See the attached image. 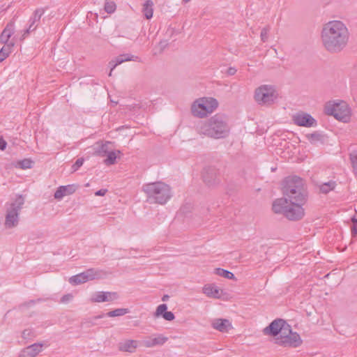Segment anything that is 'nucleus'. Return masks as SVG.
<instances>
[{
	"label": "nucleus",
	"instance_id": "45",
	"mask_svg": "<svg viewBox=\"0 0 357 357\" xmlns=\"http://www.w3.org/2000/svg\"><path fill=\"white\" fill-rule=\"evenodd\" d=\"M351 234L353 236H356L357 234V222L351 227Z\"/></svg>",
	"mask_w": 357,
	"mask_h": 357
},
{
	"label": "nucleus",
	"instance_id": "17",
	"mask_svg": "<svg viewBox=\"0 0 357 357\" xmlns=\"http://www.w3.org/2000/svg\"><path fill=\"white\" fill-rule=\"evenodd\" d=\"M77 189V186L75 184L67 185H61L57 188L54 192V197L56 199L60 200L65 196L73 194Z\"/></svg>",
	"mask_w": 357,
	"mask_h": 357
},
{
	"label": "nucleus",
	"instance_id": "6",
	"mask_svg": "<svg viewBox=\"0 0 357 357\" xmlns=\"http://www.w3.org/2000/svg\"><path fill=\"white\" fill-rule=\"evenodd\" d=\"M218 101L213 97H202L193 101L190 112L193 116L204 119L213 113L218 107Z\"/></svg>",
	"mask_w": 357,
	"mask_h": 357
},
{
	"label": "nucleus",
	"instance_id": "42",
	"mask_svg": "<svg viewBox=\"0 0 357 357\" xmlns=\"http://www.w3.org/2000/svg\"><path fill=\"white\" fill-rule=\"evenodd\" d=\"M31 331L29 329L24 330L22 333V337L24 339L29 337L31 335Z\"/></svg>",
	"mask_w": 357,
	"mask_h": 357
},
{
	"label": "nucleus",
	"instance_id": "48",
	"mask_svg": "<svg viewBox=\"0 0 357 357\" xmlns=\"http://www.w3.org/2000/svg\"><path fill=\"white\" fill-rule=\"evenodd\" d=\"M351 221L353 222L354 225L355 223H357V217L354 216V217L351 218Z\"/></svg>",
	"mask_w": 357,
	"mask_h": 357
},
{
	"label": "nucleus",
	"instance_id": "40",
	"mask_svg": "<svg viewBox=\"0 0 357 357\" xmlns=\"http://www.w3.org/2000/svg\"><path fill=\"white\" fill-rule=\"evenodd\" d=\"M73 298V294H68L63 296L61 297L60 301H61V303H67L70 302V301H72Z\"/></svg>",
	"mask_w": 357,
	"mask_h": 357
},
{
	"label": "nucleus",
	"instance_id": "33",
	"mask_svg": "<svg viewBox=\"0 0 357 357\" xmlns=\"http://www.w3.org/2000/svg\"><path fill=\"white\" fill-rule=\"evenodd\" d=\"M105 302H112L119 298L116 292L105 291Z\"/></svg>",
	"mask_w": 357,
	"mask_h": 357
},
{
	"label": "nucleus",
	"instance_id": "5",
	"mask_svg": "<svg viewBox=\"0 0 357 357\" xmlns=\"http://www.w3.org/2000/svg\"><path fill=\"white\" fill-rule=\"evenodd\" d=\"M24 204V198L17 196L14 200L6 204L5 220L3 226L6 229H11L18 226L20 212Z\"/></svg>",
	"mask_w": 357,
	"mask_h": 357
},
{
	"label": "nucleus",
	"instance_id": "14",
	"mask_svg": "<svg viewBox=\"0 0 357 357\" xmlns=\"http://www.w3.org/2000/svg\"><path fill=\"white\" fill-rule=\"evenodd\" d=\"M211 326L213 329L221 333H228L233 328L231 322L227 319H213L211 321Z\"/></svg>",
	"mask_w": 357,
	"mask_h": 357
},
{
	"label": "nucleus",
	"instance_id": "1",
	"mask_svg": "<svg viewBox=\"0 0 357 357\" xmlns=\"http://www.w3.org/2000/svg\"><path fill=\"white\" fill-rule=\"evenodd\" d=\"M283 197L275 199L272 204L275 213L282 214L291 221L302 219L305 215L306 198L303 181L296 176L287 178L282 185Z\"/></svg>",
	"mask_w": 357,
	"mask_h": 357
},
{
	"label": "nucleus",
	"instance_id": "11",
	"mask_svg": "<svg viewBox=\"0 0 357 357\" xmlns=\"http://www.w3.org/2000/svg\"><path fill=\"white\" fill-rule=\"evenodd\" d=\"M202 179L208 187H214L220 182L219 172L213 167L204 168L202 172Z\"/></svg>",
	"mask_w": 357,
	"mask_h": 357
},
{
	"label": "nucleus",
	"instance_id": "47",
	"mask_svg": "<svg viewBox=\"0 0 357 357\" xmlns=\"http://www.w3.org/2000/svg\"><path fill=\"white\" fill-rule=\"evenodd\" d=\"M317 136L318 135L317 134H312L308 137V138L312 141L317 139Z\"/></svg>",
	"mask_w": 357,
	"mask_h": 357
},
{
	"label": "nucleus",
	"instance_id": "43",
	"mask_svg": "<svg viewBox=\"0 0 357 357\" xmlns=\"http://www.w3.org/2000/svg\"><path fill=\"white\" fill-rule=\"evenodd\" d=\"M107 190L106 189H101L95 192L96 196H104Z\"/></svg>",
	"mask_w": 357,
	"mask_h": 357
},
{
	"label": "nucleus",
	"instance_id": "7",
	"mask_svg": "<svg viewBox=\"0 0 357 357\" xmlns=\"http://www.w3.org/2000/svg\"><path fill=\"white\" fill-rule=\"evenodd\" d=\"M278 98V93L272 85L264 84L255 90L254 99L259 105L271 106L276 102Z\"/></svg>",
	"mask_w": 357,
	"mask_h": 357
},
{
	"label": "nucleus",
	"instance_id": "27",
	"mask_svg": "<svg viewBox=\"0 0 357 357\" xmlns=\"http://www.w3.org/2000/svg\"><path fill=\"white\" fill-rule=\"evenodd\" d=\"M153 1L147 0L144 4L143 13L147 20H150L153 16Z\"/></svg>",
	"mask_w": 357,
	"mask_h": 357
},
{
	"label": "nucleus",
	"instance_id": "3",
	"mask_svg": "<svg viewBox=\"0 0 357 357\" xmlns=\"http://www.w3.org/2000/svg\"><path fill=\"white\" fill-rule=\"evenodd\" d=\"M199 135L220 139L230 134L231 126L228 117L223 114H216L206 121L200 122L196 127Z\"/></svg>",
	"mask_w": 357,
	"mask_h": 357
},
{
	"label": "nucleus",
	"instance_id": "8",
	"mask_svg": "<svg viewBox=\"0 0 357 357\" xmlns=\"http://www.w3.org/2000/svg\"><path fill=\"white\" fill-rule=\"evenodd\" d=\"M326 113L333 116L337 120L347 123L351 119V109L344 101H330L325 107Z\"/></svg>",
	"mask_w": 357,
	"mask_h": 357
},
{
	"label": "nucleus",
	"instance_id": "31",
	"mask_svg": "<svg viewBox=\"0 0 357 357\" xmlns=\"http://www.w3.org/2000/svg\"><path fill=\"white\" fill-rule=\"evenodd\" d=\"M33 161L30 159H24L17 162L15 167L22 169H30L32 167Z\"/></svg>",
	"mask_w": 357,
	"mask_h": 357
},
{
	"label": "nucleus",
	"instance_id": "10",
	"mask_svg": "<svg viewBox=\"0 0 357 357\" xmlns=\"http://www.w3.org/2000/svg\"><path fill=\"white\" fill-rule=\"evenodd\" d=\"M105 275V273L101 270L89 268L84 272L70 277L68 281L73 285H78L90 280L100 279Z\"/></svg>",
	"mask_w": 357,
	"mask_h": 357
},
{
	"label": "nucleus",
	"instance_id": "21",
	"mask_svg": "<svg viewBox=\"0 0 357 357\" xmlns=\"http://www.w3.org/2000/svg\"><path fill=\"white\" fill-rule=\"evenodd\" d=\"M139 345V342L135 340H126L119 344V351L128 353H134Z\"/></svg>",
	"mask_w": 357,
	"mask_h": 357
},
{
	"label": "nucleus",
	"instance_id": "44",
	"mask_svg": "<svg viewBox=\"0 0 357 357\" xmlns=\"http://www.w3.org/2000/svg\"><path fill=\"white\" fill-rule=\"evenodd\" d=\"M6 142L3 138H0V149L3 151L6 149Z\"/></svg>",
	"mask_w": 357,
	"mask_h": 357
},
{
	"label": "nucleus",
	"instance_id": "28",
	"mask_svg": "<svg viewBox=\"0 0 357 357\" xmlns=\"http://www.w3.org/2000/svg\"><path fill=\"white\" fill-rule=\"evenodd\" d=\"M129 312L128 308H117L112 311H109L106 314L108 317H121L123 316Z\"/></svg>",
	"mask_w": 357,
	"mask_h": 357
},
{
	"label": "nucleus",
	"instance_id": "25",
	"mask_svg": "<svg viewBox=\"0 0 357 357\" xmlns=\"http://www.w3.org/2000/svg\"><path fill=\"white\" fill-rule=\"evenodd\" d=\"M15 43L13 42L5 45L0 50V63L4 61L11 53Z\"/></svg>",
	"mask_w": 357,
	"mask_h": 357
},
{
	"label": "nucleus",
	"instance_id": "39",
	"mask_svg": "<svg viewBox=\"0 0 357 357\" xmlns=\"http://www.w3.org/2000/svg\"><path fill=\"white\" fill-rule=\"evenodd\" d=\"M269 32V27H264L261 31V40L265 42L268 39V35Z\"/></svg>",
	"mask_w": 357,
	"mask_h": 357
},
{
	"label": "nucleus",
	"instance_id": "51",
	"mask_svg": "<svg viewBox=\"0 0 357 357\" xmlns=\"http://www.w3.org/2000/svg\"><path fill=\"white\" fill-rule=\"evenodd\" d=\"M29 303H32V304H34V303H35V301H31Z\"/></svg>",
	"mask_w": 357,
	"mask_h": 357
},
{
	"label": "nucleus",
	"instance_id": "29",
	"mask_svg": "<svg viewBox=\"0 0 357 357\" xmlns=\"http://www.w3.org/2000/svg\"><path fill=\"white\" fill-rule=\"evenodd\" d=\"M215 273L216 275L223 277L225 278H227V279H230V280L236 279L234 275L231 272L225 270V269H222V268H215Z\"/></svg>",
	"mask_w": 357,
	"mask_h": 357
},
{
	"label": "nucleus",
	"instance_id": "13",
	"mask_svg": "<svg viewBox=\"0 0 357 357\" xmlns=\"http://www.w3.org/2000/svg\"><path fill=\"white\" fill-rule=\"evenodd\" d=\"M293 121L298 126L312 127L316 125L315 119L309 114L299 112L294 115Z\"/></svg>",
	"mask_w": 357,
	"mask_h": 357
},
{
	"label": "nucleus",
	"instance_id": "50",
	"mask_svg": "<svg viewBox=\"0 0 357 357\" xmlns=\"http://www.w3.org/2000/svg\"><path fill=\"white\" fill-rule=\"evenodd\" d=\"M190 1V0H183V1L184 3H188V2H189Z\"/></svg>",
	"mask_w": 357,
	"mask_h": 357
},
{
	"label": "nucleus",
	"instance_id": "9",
	"mask_svg": "<svg viewBox=\"0 0 357 357\" xmlns=\"http://www.w3.org/2000/svg\"><path fill=\"white\" fill-rule=\"evenodd\" d=\"M275 340L277 344L288 347L296 348L302 344L299 334L292 331L289 325L282 331L280 337H277Z\"/></svg>",
	"mask_w": 357,
	"mask_h": 357
},
{
	"label": "nucleus",
	"instance_id": "19",
	"mask_svg": "<svg viewBox=\"0 0 357 357\" xmlns=\"http://www.w3.org/2000/svg\"><path fill=\"white\" fill-rule=\"evenodd\" d=\"M153 317L155 318H159L162 317L166 321H173L175 319V316L173 312L167 311V305L166 304H160L157 306Z\"/></svg>",
	"mask_w": 357,
	"mask_h": 357
},
{
	"label": "nucleus",
	"instance_id": "16",
	"mask_svg": "<svg viewBox=\"0 0 357 357\" xmlns=\"http://www.w3.org/2000/svg\"><path fill=\"white\" fill-rule=\"evenodd\" d=\"M168 340V337L159 334L155 336H149L142 341V344L147 348L163 345Z\"/></svg>",
	"mask_w": 357,
	"mask_h": 357
},
{
	"label": "nucleus",
	"instance_id": "35",
	"mask_svg": "<svg viewBox=\"0 0 357 357\" xmlns=\"http://www.w3.org/2000/svg\"><path fill=\"white\" fill-rule=\"evenodd\" d=\"M44 13V10L43 8H38L36 10L33 17L31 18L32 22H39L41 19L42 15Z\"/></svg>",
	"mask_w": 357,
	"mask_h": 357
},
{
	"label": "nucleus",
	"instance_id": "46",
	"mask_svg": "<svg viewBox=\"0 0 357 357\" xmlns=\"http://www.w3.org/2000/svg\"><path fill=\"white\" fill-rule=\"evenodd\" d=\"M169 295H167V294H165V295H163V296L162 297L161 300H162V301H163V302H166V301H167L169 300Z\"/></svg>",
	"mask_w": 357,
	"mask_h": 357
},
{
	"label": "nucleus",
	"instance_id": "22",
	"mask_svg": "<svg viewBox=\"0 0 357 357\" xmlns=\"http://www.w3.org/2000/svg\"><path fill=\"white\" fill-rule=\"evenodd\" d=\"M112 143L110 142H98L93 146L94 154L105 156L110 151L109 147Z\"/></svg>",
	"mask_w": 357,
	"mask_h": 357
},
{
	"label": "nucleus",
	"instance_id": "24",
	"mask_svg": "<svg viewBox=\"0 0 357 357\" xmlns=\"http://www.w3.org/2000/svg\"><path fill=\"white\" fill-rule=\"evenodd\" d=\"M121 155V151L119 150L116 151H109L107 154V158L104 160V163L106 165H111L116 163V160Z\"/></svg>",
	"mask_w": 357,
	"mask_h": 357
},
{
	"label": "nucleus",
	"instance_id": "18",
	"mask_svg": "<svg viewBox=\"0 0 357 357\" xmlns=\"http://www.w3.org/2000/svg\"><path fill=\"white\" fill-rule=\"evenodd\" d=\"M43 344L35 343L24 349L17 357H36L43 351Z\"/></svg>",
	"mask_w": 357,
	"mask_h": 357
},
{
	"label": "nucleus",
	"instance_id": "4",
	"mask_svg": "<svg viewBox=\"0 0 357 357\" xmlns=\"http://www.w3.org/2000/svg\"><path fill=\"white\" fill-rule=\"evenodd\" d=\"M142 191L150 204H165L172 197L171 187L162 181H155L144 184Z\"/></svg>",
	"mask_w": 357,
	"mask_h": 357
},
{
	"label": "nucleus",
	"instance_id": "30",
	"mask_svg": "<svg viewBox=\"0 0 357 357\" xmlns=\"http://www.w3.org/2000/svg\"><path fill=\"white\" fill-rule=\"evenodd\" d=\"M105 291H96L91 295L90 301L92 303L105 302Z\"/></svg>",
	"mask_w": 357,
	"mask_h": 357
},
{
	"label": "nucleus",
	"instance_id": "41",
	"mask_svg": "<svg viewBox=\"0 0 357 357\" xmlns=\"http://www.w3.org/2000/svg\"><path fill=\"white\" fill-rule=\"evenodd\" d=\"M236 73V69L234 67H229L227 70V75H229V76H231V75H235Z\"/></svg>",
	"mask_w": 357,
	"mask_h": 357
},
{
	"label": "nucleus",
	"instance_id": "15",
	"mask_svg": "<svg viewBox=\"0 0 357 357\" xmlns=\"http://www.w3.org/2000/svg\"><path fill=\"white\" fill-rule=\"evenodd\" d=\"M202 292L207 297L220 298L223 295V290L214 283L206 284L202 287Z\"/></svg>",
	"mask_w": 357,
	"mask_h": 357
},
{
	"label": "nucleus",
	"instance_id": "23",
	"mask_svg": "<svg viewBox=\"0 0 357 357\" xmlns=\"http://www.w3.org/2000/svg\"><path fill=\"white\" fill-rule=\"evenodd\" d=\"M13 24H8L0 36V43L2 44H8V41L11 36L14 33Z\"/></svg>",
	"mask_w": 357,
	"mask_h": 357
},
{
	"label": "nucleus",
	"instance_id": "20",
	"mask_svg": "<svg viewBox=\"0 0 357 357\" xmlns=\"http://www.w3.org/2000/svg\"><path fill=\"white\" fill-rule=\"evenodd\" d=\"M137 59V56H135L130 54H121L116 57L114 60H112L109 63V66L110 67V72L109 73V76H112V73L113 70L118 66L123 63L125 61H136Z\"/></svg>",
	"mask_w": 357,
	"mask_h": 357
},
{
	"label": "nucleus",
	"instance_id": "26",
	"mask_svg": "<svg viewBox=\"0 0 357 357\" xmlns=\"http://www.w3.org/2000/svg\"><path fill=\"white\" fill-rule=\"evenodd\" d=\"M183 26H181V24H169L167 29L166 34L169 37H172L181 32Z\"/></svg>",
	"mask_w": 357,
	"mask_h": 357
},
{
	"label": "nucleus",
	"instance_id": "36",
	"mask_svg": "<svg viewBox=\"0 0 357 357\" xmlns=\"http://www.w3.org/2000/svg\"><path fill=\"white\" fill-rule=\"evenodd\" d=\"M105 10L107 13H112L116 10V4L114 1H107L105 4Z\"/></svg>",
	"mask_w": 357,
	"mask_h": 357
},
{
	"label": "nucleus",
	"instance_id": "2",
	"mask_svg": "<svg viewBox=\"0 0 357 357\" xmlns=\"http://www.w3.org/2000/svg\"><path fill=\"white\" fill-rule=\"evenodd\" d=\"M349 37L344 24H324L321 39L325 49L332 53L341 52L347 45Z\"/></svg>",
	"mask_w": 357,
	"mask_h": 357
},
{
	"label": "nucleus",
	"instance_id": "12",
	"mask_svg": "<svg viewBox=\"0 0 357 357\" xmlns=\"http://www.w3.org/2000/svg\"><path fill=\"white\" fill-rule=\"evenodd\" d=\"M289 325L282 319H275L270 325L266 327L263 332L265 335L280 337L281 332Z\"/></svg>",
	"mask_w": 357,
	"mask_h": 357
},
{
	"label": "nucleus",
	"instance_id": "32",
	"mask_svg": "<svg viewBox=\"0 0 357 357\" xmlns=\"http://www.w3.org/2000/svg\"><path fill=\"white\" fill-rule=\"evenodd\" d=\"M335 187V183L334 181H328L320 185V191L323 193H328L331 190H333Z\"/></svg>",
	"mask_w": 357,
	"mask_h": 357
},
{
	"label": "nucleus",
	"instance_id": "37",
	"mask_svg": "<svg viewBox=\"0 0 357 357\" xmlns=\"http://www.w3.org/2000/svg\"><path fill=\"white\" fill-rule=\"evenodd\" d=\"M36 29V26H34V24H31L28 28L23 31L20 40H24L30 32L34 31Z\"/></svg>",
	"mask_w": 357,
	"mask_h": 357
},
{
	"label": "nucleus",
	"instance_id": "34",
	"mask_svg": "<svg viewBox=\"0 0 357 357\" xmlns=\"http://www.w3.org/2000/svg\"><path fill=\"white\" fill-rule=\"evenodd\" d=\"M350 159L354 168V171L357 176V151H353L350 154Z\"/></svg>",
	"mask_w": 357,
	"mask_h": 357
},
{
	"label": "nucleus",
	"instance_id": "49",
	"mask_svg": "<svg viewBox=\"0 0 357 357\" xmlns=\"http://www.w3.org/2000/svg\"><path fill=\"white\" fill-rule=\"evenodd\" d=\"M329 22H334V23H336V22H341L340 21H338V20H333V21H330Z\"/></svg>",
	"mask_w": 357,
	"mask_h": 357
},
{
	"label": "nucleus",
	"instance_id": "38",
	"mask_svg": "<svg viewBox=\"0 0 357 357\" xmlns=\"http://www.w3.org/2000/svg\"><path fill=\"white\" fill-rule=\"evenodd\" d=\"M84 163V159L83 158H79L77 159L75 162L72 165V171L76 172Z\"/></svg>",
	"mask_w": 357,
	"mask_h": 357
}]
</instances>
